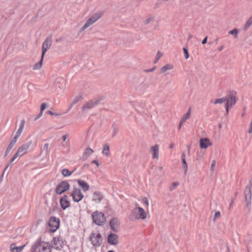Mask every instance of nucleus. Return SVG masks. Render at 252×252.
Returning a JSON list of instances; mask_svg holds the SVG:
<instances>
[{"label": "nucleus", "mask_w": 252, "mask_h": 252, "mask_svg": "<svg viewBox=\"0 0 252 252\" xmlns=\"http://www.w3.org/2000/svg\"><path fill=\"white\" fill-rule=\"evenodd\" d=\"M183 50H184V52L185 54V58L186 59H188L189 57V55L188 50L186 48H184Z\"/></svg>", "instance_id": "38"}, {"label": "nucleus", "mask_w": 252, "mask_h": 252, "mask_svg": "<svg viewBox=\"0 0 252 252\" xmlns=\"http://www.w3.org/2000/svg\"><path fill=\"white\" fill-rule=\"evenodd\" d=\"M238 30L236 29H234L229 32V33L232 35H234L236 37L238 34Z\"/></svg>", "instance_id": "34"}, {"label": "nucleus", "mask_w": 252, "mask_h": 252, "mask_svg": "<svg viewBox=\"0 0 252 252\" xmlns=\"http://www.w3.org/2000/svg\"><path fill=\"white\" fill-rule=\"evenodd\" d=\"M220 213L219 211L216 212L214 215L213 220H215L216 219L220 217Z\"/></svg>", "instance_id": "36"}, {"label": "nucleus", "mask_w": 252, "mask_h": 252, "mask_svg": "<svg viewBox=\"0 0 252 252\" xmlns=\"http://www.w3.org/2000/svg\"><path fill=\"white\" fill-rule=\"evenodd\" d=\"M114 252V251H108V252Z\"/></svg>", "instance_id": "55"}, {"label": "nucleus", "mask_w": 252, "mask_h": 252, "mask_svg": "<svg viewBox=\"0 0 252 252\" xmlns=\"http://www.w3.org/2000/svg\"><path fill=\"white\" fill-rule=\"evenodd\" d=\"M153 19V18H148L147 19H146L145 21H144V23L145 24H148L150 23V22L152 21Z\"/></svg>", "instance_id": "40"}, {"label": "nucleus", "mask_w": 252, "mask_h": 252, "mask_svg": "<svg viewBox=\"0 0 252 252\" xmlns=\"http://www.w3.org/2000/svg\"><path fill=\"white\" fill-rule=\"evenodd\" d=\"M227 252H230L228 247H227Z\"/></svg>", "instance_id": "53"}, {"label": "nucleus", "mask_w": 252, "mask_h": 252, "mask_svg": "<svg viewBox=\"0 0 252 252\" xmlns=\"http://www.w3.org/2000/svg\"><path fill=\"white\" fill-rule=\"evenodd\" d=\"M147 213L140 207H136L132 210L129 215L130 219L132 220H145L147 218Z\"/></svg>", "instance_id": "1"}, {"label": "nucleus", "mask_w": 252, "mask_h": 252, "mask_svg": "<svg viewBox=\"0 0 252 252\" xmlns=\"http://www.w3.org/2000/svg\"><path fill=\"white\" fill-rule=\"evenodd\" d=\"M108 242L110 245H116L119 243V238L117 235L111 233L108 237Z\"/></svg>", "instance_id": "18"}, {"label": "nucleus", "mask_w": 252, "mask_h": 252, "mask_svg": "<svg viewBox=\"0 0 252 252\" xmlns=\"http://www.w3.org/2000/svg\"><path fill=\"white\" fill-rule=\"evenodd\" d=\"M99 101L100 100L98 99H94L90 101L83 106V110L85 111L88 109L93 108L94 106L97 105L99 103Z\"/></svg>", "instance_id": "16"}, {"label": "nucleus", "mask_w": 252, "mask_h": 252, "mask_svg": "<svg viewBox=\"0 0 252 252\" xmlns=\"http://www.w3.org/2000/svg\"><path fill=\"white\" fill-rule=\"evenodd\" d=\"M94 152V150L91 148H87L83 153V158L84 159L88 158V157Z\"/></svg>", "instance_id": "26"}, {"label": "nucleus", "mask_w": 252, "mask_h": 252, "mask_svg": "<svg viewBox=\"0 0 252 252\" xmlns=\"http://www.w3.org/2000/svg\"><path fill=\"white\" fill-rule=\"evenodd\" d=\"M226 104L225 105V108L226 109V113L228 114L229 112V108L234 106L236 102V99L235 96L232 94H230L227 97H225Z\"/></svg>", "instance_id": "9"}, {"label": "nucleus", "mask_w": 252, "mask_h": 252, "mask_svg": "<svg viewBox=\"0 0 252 252\" xmlns=\"http://www.w3.org/2000/svg\"><path fill=\"white\" fill-rule=\"evenodd\" d=\"M233 201H232V202H231V203H230V206H232V205H233Z\"/></svg>", "instance_id": "54"}, {"label": "nucleus", "mask_w": 252, "mask_h": 252, "mask_svg": "<svg viewBox=\"0 0 252 252\" xmlns=\"http://www.w3.org/2000/svg\"><path fill=\"white\" fill-rule=\"evenodd\" d=\"M43 58H42V56H41V60L38 63H35L32 67V69L34 70L39 69L42 65V62H43Z\"/></svg>", "instance_id": "28"}, {"label": "nucleus", "mask_w": 252, "mask_h": 252, "mask_svg": "<svg viewBox=\"0 0 252 252\" xmlns=\"http://www.w3.org/2000/svg\"><path fill=\"white\" fill-rule=\"evenodd\" d=\"M179 185V183L178 182H174L171 184L169 187V190L170 191L174 189L176 187H177Z\"/></svg>", "instance_id": "33"}, {"label": "nucleus", "mask_w": 252, "mask_h": 252, "mask_svg": "<svg viewBox=\"0 0 252 252\" xmlns=\"http://www.w3.org/2000/svg\"><path fill=\"white\" fill-rule=\"evenodd\" d=\"M225 101H226V100H225V97H222L221 98L216 99L212 102L214 104H219H219L225 102Z\"/></svg>", "instance_id": "32"}, {"label": "nucleus", "mask_w": 252, "mask_h": 252, "mask_svg": "<svg viewBox=\"0 0 252 252\" xmlns=\"http://www.w3.org/2000/svg\"><path fill=\"white\" fill-rule=\"evenodd\" d=\"M62 174L64 177H68L71 175L72 172L69 171L67 169L64 168L62 170Z\"/></svg>", "instance_id": "30"}, {"label": "nucleus", "mask_w": 252, "mask_h": 252, "mask_svg": "<svg viewBox=\"0 0 252 252\" xmlns=\"http://www.w3.org/2000/svg\"><path fill=\"white\" fill-rule=\"evenodd\" d=\"M162 56H163V54L161 52L158 51V52L157 53L156 59L154 62V63H157L158 62V60L162 57Z\"/></svg>", "instance_id": "31"}, {"label": "nucleus", "mask_w": 252, "mask_h": 252, "mask_svg": "<svg viewBox=\"0 0 252 252\" xmlns=\"http://www.w3.org/2000/svg\"><path fill=\"white\" fill-rule=\"evenodd\" d=\"M181 159L182 161L183 168L185 172L186 173L188 171V167L187 161L186 160V154L184 152L182 153V154Z\"/></svg>", "instance_id": "25"}, {"label": "nucleus", "mask_w": 252, "mask_h": 252, "mask_svg": "<svg viewBox=\"0 0 252 252\" xmlns=\"http://www.w3.org/2000/svg\"><path fill=\"white\" fill-rule=\"evenodd\" d=\"M24 126H25V120H23L21 122V123H20V126H19V127L18 129V130L17 131L14 138H13V139L15 140H17L18 138L19 137V136H20L23 130V128H24Z\"/></svg>", "instance_id": "19"}, {"label": "nucleus", "mask_w": 252, "mask_h": 252, "mask_svg": "<svg viewBox=\"0 0 252 252\" xmlns=\"http://www.w3.org/2000/svg\"><path fill=\"white\" fill-rule=\"evenodd\" d=\"M70 188V185L67 181H62L56 187L55 192L58 194H61L68 190Z\"/></svg>", "instance_id": "8"}, {"label": "nucleus", "mask_w": 252, "mask_h": 252, "mask_svg": "<svg viewBox=\"0 0 252 252\" xmlns=\"http://www.w3.org/2000/svg\"><path fill=\"white\" fill-rule=\"evenodd\" d=\"M49 113L50 114H51V115H53V113H52V112H51V111H49Z\"/></svg>", "instance_id": "52"}, {"label": "nucleus", "mask_w": 252, "mask_h": 252, "mask_svg": "<svg viewBox=\"0 0 252 252\" xmlns=\"http://www.w3.org/2000/svg\"><path fill=\"white\" fill-rule=\"evenodd\" d=\"M92 163H94L97 167H99V164L97 160H94L92 161Z\"/></svg>", "instance_id": "41"}, {"label": "nucleus", "mask_w": 252, "mask_h": 252, "mask_svg": "<svg viewBox=\"0 0 252 252\" xmlns=\"http://www.w3.org/2000/svg\"><path fill=\"white\" fill-rule=\"evenodd\" d=\"M102 153L107 157L110 156L111 154L109 144H106L103 146Z\"/></svg>", "instance_id": "24"}, {"label": "nucleus", "mask_w": 252, "mask_h": 252, "mask_svg": "<svg viewBox=\"0 0 252 252\" xmlns=\"http://www.w3.org/2000/svg\"><path fill=\"white\" fill-rule=\"evenodd\" d=\"M32 144V141H30L28 143L23 144L18 149L17 152L13 156V157L10 159V163L13 162L15 159L18 157H21L27 153V150L29 148L30 145Z\"/></svg>", "instance_id": "3"}, {"label": "nucleus", "mask_w": 252, "mask_h": 252, "mask_svg": "<svg viewBox=\"0 0 252 252\" xmlns=\"http://www.w3.org/2000/svg\"><path fill=\"white\" fill-rule=\"evenodd\" d=\"M155 69H156V66L153 67L151 69L148 70L147 71V72H152V71H154L155 70Z\"/></svg>", "instance_id": "45"}, {"label": "nucleus", "mask_w": 252, "mask_h": 252, "mask_svg": "<svg viewBox=\"0 0 252 252\" xmlns=\"http://www.w3.org/2000/svg\"><path fill=\"white\" fill-rule=\"evenodd\" d=\"M90 241L94 246H99L102 242L101 235L98 233H92L90 237Z\"/></svg>", "instance_id": "10"}, {"label": "nucleus", "mask_w": 252, "mask_h": 252, "mask_svg": "<svg viewBox=\"0 0 252 252\" xmlns=\"http://www.w3.org/2000/svg\"><path fill=\"white\" fill-rule=\"evenodd\" d=\"M17 141L13 139L11 141L10 143L9 146H8L6 151V155L8 153V152L11 150V149L12 148V147L14 146V145L16 143Z\"/></svg>", "instance_id": "29"}, {"label": "nucleus", "mask_w": 252, "mask_h": 252, "mask_svg": "<svg viewBox=\"0 0 252 252\" xmlns=\"http://www.w3.org/2000/svg\"><path fill=\"white\" fill-rule=\"evenodd\" d=\"M61 40H62V38H59L56 39L55 41H56V42H60Z\"/></svg>", "instance_id": "49"}, {"label": "nucleus", "mask_w": 252, "mask_h": 252, "mask_svg": "<svg viewBox=\"0 0 252 252\" xmlns=\"http://www.w3.org/2000/svg\"><path fill=\"white\" fill-rule=\"evenodd\" d=\"M48 224L50 231L54 232L59 227L60 220L55 217H52L50 218Z\"/></svg>", "instance_id": "5"}, {"label": "nucleus", "mask_w": 252, "mask_h": 252, "mask_svg": "<svg viewBox=\"0 0 252 252\" xmlns=\"http://www.w3.org/2000/svg\"><path fill=\"white\" fill-rule=\"evenodd\" d=\"M70 196L72 197L73 201L76 202L80 201L84 197L80 189L76 188H74L72 189Z\"/></svg>", "instance_id": "6"}, {"label": "nucleus", "mask_w": 252, "mask_h": 252, "mask_svg": "<svg viewBox=\"0 0 252 252\" xmlns=\"http://www.w3.org/2000/svg\"><path fill=\"white\" fill-rule=\"evenodd\" d=\"M141 200H142V202L145 204V205L147 207L149 206V202L148 199L146 197H143L141 198Z\"/></svg>", "instance_id": "35"}, {"label": "nucleus", "mask_w": 252, "mask_h": 252, "mask_svg": "<svg viewBox=\"0 0 252 252\" xmlns=\"http://www.w3.org/2000/svg\"><path fill=\"white\" fill-rule=\"evenodd\" d=\"M52 42L51 37H47L43 42L42 46V58H44L46 52L50 49Z\"/></svg>", "instance_id": "11"}, {"label": "nucleus", "mask_w": 252, "mask_h": 252, "mask_svg": "<svg viewBox=\"0 0 252 252\" xmlns=\"http://www.w3.org/2000/svg\"><path fill=\"white\" fill-rule=\"evenodd\" d=\"M173 68H174V65L172 64H170V63L166 64L160 69V73H167L169 70L172 69Z\"/></svg>", "instance_id": "22"}, {"label": "nucleus", "mask_w": 252, "mask_h": 252, "mask_svg": "<svg viewBox=\"0 0 252 252\" xmlns=\"http://www.w3.org/2000/svg\"><path fill=\"white\" fill-rule=\"evenodd\" d=\"M207 37L206 36V37H205L204 38V39L203 40L202 42V43L203 44H205L207 43Z\"/></svg>", "instance_id": "42"}, {"label": "nucleus", "mask_w": 252, "mask_h": 252, "mask_svg": "<svg viewBox=\"0 0 252 252\" xmlns=\"http://www.w3.org/2000/svg\"><path fill=\"white\" fill-rule=\"evenodd\" d=\"M103 198V194L100 191H94L92 195V200L96 203H99Z\"/></svg>", "instance_id": "17"}, {"label": "nucleus", "mask_w": 252, "mask_h": 252, "mask_svg": "<svg viewBox=\"0 0 252 252\" xmlns=\"http://www.w3.org/2000/svg\"><path fill=\"white\" fill-rule=\"evenodd\" d=\"M174 146H175L174 144L173 143H172L169 145V148L172 149L174 147Z\"/></svg>", "instance_id": "47"}, {"label": "nucleus", "mask_w": 252, "mask_h": 252, "mask_svg": "<svg viewBox=\"0 0 252 252\" xmlns=\"http://www.w3.org/2000/svg\"><path fill=\"white\" fill-rule=\"evenodd\" d=\"M223 49V46H221L220 47L219 49H218V50L219 51H221V50H222Z\"/></svg>", "instance_id": "50"}, {"label": "nucleus", "mask_w": 252, "mask_h": 252, "mask_svg": "<svg viewBox=\"0 0 252 252\" xmlns=\"http://www.w3.org/2000/svg\"><path fill=\"white\" fill-rule=\"evenodd\" d=\"M215 165V161L213 160L211 165V168H212Z\"/></svg>", "instance_id": "48"}, {"label": "nucleus", "mask_w": 252, "mask_h": 252, "mask_svg": "<svg viewBox=\"0 0 252 252\" xmlns=\"http://www.w3.org/2000/svg\"><path fill=\"white\" fill-rule=\"evenodd\" d=\"M7 167H8V166H7L6 167V168H5V170H6V169L7 168Z\"/></svg>", "instance_id": "57"}, {"label": "nucleus", "mask_w": 252, "mask_h": 252, "mask_svg": "<svg viewBox=\"0 0 252 252\" xmlns=\"http://www.w3.org/2000/svg\"><path fill=\"white\" fill-rule=\"evenodd\" d=\"M59 81H60V82H63V81H64L63 79V78H59Z\"/></svg>", "instance_id": "51"}, {"label": "nucleus", "mask_w": 252, "mask_h": 252, "mask_svg": "<svg viewBox=\"0 0 252 252\" xmlns=\"http://www.w3.org/2000/svg\"><path fill=\"white\" fill-rule=\"evenodd\" d=\"M64 245L63 237L60 236H56L53 240V247L56 250H60Z\"/></svg>", "instance_id": "12"}, {"label": "nucleus", "mask_w": 252, "mask_h": 252, "mask_svg": "<svg viewBox=\"0 0 252 252\" xmlns=\"http://www.w3.org/2000/svg\"><path fill=\"white\" fill-rule=\"evenodd\" d=\"M77 183L84 191H87L89 190L90 189V186L86 181L82 180H78Z\"/></svg>", "instance_id": "20"}, {"label": "nucleus", "mask_w": 252, "mask_h": 252, "mask_svg": "<svg viewBox=\"0 0 252 252\" xmlns=\"http://www.w3.org/2000/svg\"><path fill=\"white\" fill-rule=\"evenodd\" d=\"M26 246V244H25L22 246L16 247L15 244L13 243L10 246V250L11 252H21Z\"/></svg>", "instance_id": "21"}, {"label": "nucleus", "mask_w": 252, "mask_h": 252, "mask_svg": "<svg viewBox=\"0 0 252 252\" xmlns=\"http://www.w3.org/2000/svg\"><path fill=\"white\" fill-rule=\"evenodd\" d=\"M212 145L211 140L208 138H202L199 140V147L201 149H206Z\"/></svg>", "instance_id": "14"}, {"label": "nucleus", "mask_w": 252, "mask_h": 252, "mask_svg": "<svg viewBox=\"0 0 252 252\" xmlns=\"http://www.w3.org/2000/svg\"><path fill=\"white\" fill-rule=\"evenodd\" d=\"M252 24V19H249V20H248V21L247 22L246 24V26H247L248 27H249V26H250Z\"/></svg>", "instance_id": "39"}, {"label": "nucleus", "mask_w": 252, "mask_h": 252, "mask_svg": "<svg viewBox=\"0 0 252 252\" xmlns=\"http://www.w3.org/2000/svg\"><path fill=\"white\" fill-rule=\"evenodd\" d=\"M77 101H75V100H74V103H75Z\"/></svg>", "instance_id": "56"}, {"label": "nucleus", "mask_w": 252, "mask_h": 252, "mask_svg": "<svg viewBox=\"0 0 252 252\" xmlns=\"http://www.w3.org/2000/svg\"><path fill=\"white\" fill-rule=\"evenodd\" d=\"M159 147L158 144H155L150 148V153L153 159H158L159 158Z\"/></svg>", "instance_id": "15"}, {"label": "nucleus", "mask_w": 252, "mask_h": 252, "mask_svg": "<svg viewBox=\"0 0 252 252\" xmlns=\"http://www.w3.org/2000/svg\"><path fill=\"white\" fill-rule=\"evenodd\" d=\"M252 186L248 184L245 188L244 195L245 198L246 205L247 208H250L252 204Z\"/></svg>", "instance_id": "4"}, {"label": "nucleus", "mask_w": 252, "mask_h": 252, "mask_svg": "<svg viewBox=\"0 0 252 252\" xmlns=\"http://www.w3.org/2000/svg\"><path fill=\"white\" fill-rule=\"evenodd\" d=\"M119 221L117 219H112L110 220L109 222L111 228L114 231H117V228L119 224Z\"/></svg>", "instance_id": "23"}, {"label": "nucleus", "mask_w": 252, "mask_h": 252, "mask_svg": "<svg viewBox=\"0 0 252 252\" xmlns=\"http://www.w3.org/2000/svg\"><path fill=\"white\" fill-rule=\"evenodd\" d=\"M93 222L97 225H103L106 222L105 215L101 212L95 211L92 214Z\"/></svg>", "instance_id": "2"}, {"label": "nucleus", "mask_w": 252, "mask_h": 252, "mask_svg": "<svg viewBox=\"0 0 252 252\" xmlns=\"http://www.w3.org/2000/svg\"><path fill=\"white\" fill-rule=\"evenodd\" d=\"M184 123V122H182V121L180 120L179 125V129H180L182 126V125Z\"/></svg>", "instance_id": "43"}, {"label": "nucleus", "mask_w": 252, "mask_h": 252, "mask_svg": "<svg viewBox=\"0 0 252 252\" xmlns=\"http://www.w3.org/2000/svg\"><path fill=\"white\" fill-rule=\"evenodd\" d=\"M66 138H67V135H63V137H62V139H63V141H65Z\"/></svg>", "instance_id": "46"}, {"label": "nucleus", "mask_w": 252, "mask_h": 252, "mask_svg": "<svg viewBox=\"0 0 252 252\" xmlns=\"http://www.w3.org/2000/svg\"><path fill=\"white\" fill-rule=\"evenodd\" d=\"M60 203L62 209L65 210L70 206V202L67 195H64L60 199Z\"/></svg>", "instance_id": "13"}, {"label": "nucleus", "mask_w": 252, "mask_h": 252, "mask_svg": "<svg viewBox=\"0 0 252 252\" xmlns=\"http://www.w3.org/2000/svg\"><path fill=\"white\" fill-rule=\"evenodd\" d=\"M49 147V144L48 143L45 144L44 145V148L46 150H48Z\"/></svg>", "instance_id": "44"}, {"label": "nucleus", "mask_w": 252, "mask_h": 252, "mask_svg": "<svg viewBox=\"0 0 252 252\" xmlns=\"http://www.w3.org/2000/svg\"><path fill=\"white\" fill-rule=\"evenodd\" d=\"M191 109L190 108H189L188 109L187 112L185 114L181 119V120L182 121V122H185L188 119H189L191 116Z\"/></svg>", "instance_id": "27"}, {"label": "nucleus", "mask_w": 252, "mask_h": 252, "mask_svg": "<svg viewBox=\"0 0 252 252\" xmlns=\"http://www.w3.org/2000/svg\"><path fill=\"white\" fill-rule=\"evenodd\" d=\"M47 106V104L45 103H43L41 104V114H42V111L46 108Z\"/></svg>", "instance_id": "37"}, {"label": "nucleus", "mask_w": 252, "mask_h": 252, "mask_svg": "<svg viewBox=\"0 0 252 252\" xmlns=\"http://www.w3.org/2000/svg\"><path fill=\"white\" fill-rule=\"evenodd\" d=\"M102 16V13L101 12H97L94 14L91 17L88 19L86 23L84 24L83 27H82V30H84L90 26L94 23L96 21H97Z\"/></svg>", "instance_id": "7"}]
</instances>
